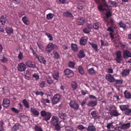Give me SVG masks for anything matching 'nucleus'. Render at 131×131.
<instances>
[{
    "label": "nucleus",
    "instance_id": "f257e3e1",
    "mask_svg": "<svg viewBox=\"0 0 131 131\" xmlns=\"http://www.w3.org/2000/svg\"><path fill=\"white\" fill-rule=\"evenodd\" d=\"M95 2L97 4H100L98 7V9L100 11H103L104 10L106 11L105 14L106 17L104 18V20L106 22H107V25H108V17H111L112 15V12L111 11H108L107 9L106 8L103 7V5L101 4L100 0H94Z\"/></svg>",
    "mask_w": 131,
    "mask_h": 131
},
{
    "label": "nucleus",
    "instance_id": "f03ea898",
    "mask_svg": "<svg viewBox=\"0 0 131 131\" xmlns=\"http://www.w3.org/2000/svg\"><path fill=\"white\" fill-rule=\"evenodd\" d=\"M40 114L42 116L45 117L43 119L46 122L50 120L51 116V113L50 112H46L44 110L41 111Z\"/></svg>",
    "mask_w": 131,
    "mask_h": 131
},
{
    "label": "nucleus",
    "instance_id": "7ed1b4c3",
    "mask_svg": "<svg viewBox=\"0 0 131 131\" xmlns=\"http://www.w3.org/2000/svg\"><path fill=\"white\" fill-rule=\"evenodd\" d=\"M61 96L60 95L57 94L55 95L51 100V102L53 105L57 104L60 101Z\"/></svg>",
    "mask_w": 131,
    "mask_h": 131
},
{
    "label": "nucleus",
    "instance_id": "20e7f679",
    "mask_svg": "<svg viewBox=\"0 0 131 131\" xmlns=\"http://www.w3.org/2000/svg\"><path fill=\"white\" fill-rule=\"evenodd\" d=\"M55 48H57V46L52 43H50L47 45L46 51L48 53H49L53 50Z\"/></svg>",
    "mask_w": 131,
    "mask_h": 131
},
{
    "label": "nucleus",
    "instance_id": "39448f33",
    "mask_svg": "<svg viewBox=\"0 0 131 131\" xmlns=\"http://www.w3.org/2000/svg\"><path fill=\"white\" fill-rule=\"evenodd\" d=\"M116 57L115 60L118 63H120L122 61V57L121 51H118L116 52Z\"/></svg>",
    "mask_w": 131,
    "mask_h": 131
},
{
    "label": "nucleus",
    "instance_id": "423d86ee",
    "mask_svg": "<svg viewBox=\"0 0 131 131\" xmlns=\"http://www.w3.org/2000/svg\"><path fill=\"white\" fill-rule=\"evenodd\" d=\"M69 105L71 108L75 110H77L79 108V104L74 101H71Z\"/></svg>",
    "mask_w": 131,
    "mask_h": 131
},
{
    "label": "nucleus",
    "instance_id": "0eeeda50",
    "mask_svg": "<svg viewBox=\"0 0 131 131\" xmlns=\"http://www.w3.org/2000/svg\"><path fill=\"white\" fill-rule=\"evenodd\" d=\"M64 75L67 77H71L74 75L73 71L68 69H66L64 70Z\"/></svg>",
    "mask_w": 131,
    "mask_h": 131
},
{
    "label": "nucleus",
    "instance_id": "6e6552de",
    "mask_svg": "<svg viewBox=\"0 0 131 131\" xmlns=\"http://www.w3.org/2000/svg\"><path fill=\"white\" fill-rule=\"evenodd\" d=\"M26 68V65L23 63H20L18 65L17 69L19 71L22 72L24 71Z\"/></svg>",
    "mask_w": 131,
    "mask_h": 131
},
{
    "label": "nucleus",
    "instance_id": "1a4fd4ad",
    "mask_svg": "<svg viewBox=\"0 0 131 131\" xmlns=\"http://www.w3.org/2000/svg\"><path fill=\"white\" fill-rule=\"evenodd\" d=\"M106 80L109 82L113 83L115 81L114 77L110 74H107L105 77Z\"/></svg>",
    "mask_w": 131,
    "mask_h": 131
},
{
    "label": "nucleus",
    "instance_id": "9d476101",
    "mask_svg": "<svg viewBox=\"0 0 131 131\" xmlns=\"http://www.w3.org/2000/svg\"><path fill=\"white\" fill-rule=\"evenodd\" d=\"M59 120V118L57 116H54L52 117L50 122L53 126H54L58 124Z\"/></svg>",
    "mask_w": 131,
    "mask_h": 131
},
{
    "label": "nucleus",
    "instance_id": "9b49d317",
    "mask_svg": "<svg viewBox=\"0 0 131 131\" xmlns=\"http://www.w3.org/2000/svg\"><path fill=\"white\" fill-rule=\"evenodd\" d=\"M88 37H82L80 40V43L81 45H85L86 43Z\"/></svg>",
    "mask_w": 131,
    "mask_h": 131
},
{
    "label": "nucleus",
    "instance_id": "f8f14e48",
    "mask_svg": "<svg viewBox=\"0 0 131 131\" xmlns=\"http://www.w3.org/2000/svg\"><path fill=\"white\" fill-rule=\"evenodd\" d=\"M102 2L103 4H102L103 7H107L108 11H111L112 9V7L111 6H108L107 4L106 3L105 0H102Z\"/></svg>",
    "mask_w": 131,
    "mask_h": 131
},
{
    "label": "nucleus",
    "instance_id": "ddd939ff",
    "mask_svg": "<svg viewBox=\"0 0 131 131\" xmlns=\"http://www.w3.org/2000/svg\"><path fill=\"white\" fill-rule=\"evenodd\" d=\"M85 21L84 18L83 17H79L77 20V23L79 25H82L83 24Z\"/></svg>",
    "mask_w": 131,
    "mask_h": 131
},
{
    "label": "nucleus",
    "instance_id": "4468645a",
    "mask_svg": "<svg viewBox=\"0 0 131 131\" xmlns=\"http://www.w3.org/2000/svg\"><path fill=\"white\" fill-rule=\"evenodd\" d=\"M110 114L111 116L115 117L118 116L120 115L116 110H112L110 112Z\"/></svg>",
    "mask_w": 131,
    "mask_h": 131
},
{
    "label": "nucleus",
    "instance_id": "2eb2a0df",
    "mask_svg": "<svg viewBox=\"0 0 131 131\" xmlns=\"http://www.w3.org/2000/svg\"><path fill=\"white\" fill-rule=\"evenodd\" d=\"M10 104L9 100L7 99H4L3 102V105L5 107L8 106Z\"/></svg>",
    "mask_w": 131,
    "mask_h": 131
},
{
    "label": "nucleus",
    "instance_id": "dca6fc26",
    "mask_svg": "<svg viewBox=\"0 0 131 131\" xmlns=\"http://www.w3.org/2000/svg\"><path fill=\"white\" fill-rule=\"evenodd\" d=\"M26 65L31 68H36V64L35 63H32L30 61H28L26 63Z\"/></svg>",
    "mask_w": 131,
    "mask_h": 131
},
{
    "label": "nucleus",
    "instance_id": "f3484780",
    "mask_svg": "<svg viewBox=\"0 0 131 131\" xmlns=\"http://www.w3.org/2000/svg\"><path fill=\"white\" fill-rule=\"evenodd\" d=\"M85 56L84 52L83 50H80L78 55V57L80 59L82 58L85 57Z\"/></svg>",
    "mask_w": 131,
    "mask_h": 131
},
{
    "label": "nucleus",
    "instance_id": "a211bd4d",
    "mask_svg": "<svg viewBox=\"0 0 131 131\" xmlns=\"http://www.w3.org/2000/svg\"><path fill=\"white\" fill-rule=\"evenodd\" d=\"M63 15L66 17L69 18H73V14L69 11H67L64 13Z\"/></svg>",
    "mask_w": 131,
    "mask_h": 131
},
{
    "label": "nucleus",
    "instance_id": "6ab92c4d",
    "mask_svg": "<svg viewBox=\"0 0 131 131\" xmlns=\"http://www.w3.org/2000/svg\"><path fill=\"white\" fill-rule=\"evenodd\" d=\"M97 105V101H92L89 102L87 104V105L89 106L93 107Z\"/></svg>",
    "mask_w": 131,
    "mask_h": 131
},
{
    "label": "nucleus",
    "instance_id": "aec40b11",
    "mask_svg": "<svg viewBox=\"0 0 131 131\" xmlns=\"http://www.w3.org/2000/svg\"><path fill=\"white\" fill-rule=\"evenodd\" d=\"M130 73V70L128 69H124L123 71L122 72V75L123 77H126Z\"/></svg>",
    "mask_w": 131,
    "mask_h": 131
},
{
    "label": "nucleus",
    "instance_id": "412c9836",
    "mask_svg": "<svg viewBox=\"0 0 131 131\" xmlns=\"http://www.w3.org/2000/svg\"><path fill=\"white\" fill-rule=\"evenodd\" d=\"M124 57L125 58L131 57V54L128 51H124L123 52Z\"/></svg>",
    "mask_w": 131,
    "mask_h": 131
},
{
    "label": "nucleus",
    "instance_id": "4be33fe9",
    "mask_svg": "<svg viewBox=\"0 0 131 131\" xmlns=\"http://www.w3.org/2000/svg\"><path fill=\"white\" fill-rule=\"evenodd\" d=\"M31 112L34 115L36 116H38L39 113L34 108H31Z\"/></svg>",
    "mask_w": 131,
    "mask_h": 131
},
{
    "label": "nucleus",
    "instance_id": "5701e85b",
    "mask_svg": "<svg viewBox=\"0 0 131 131\" xmlns=\"http://www.w3.org/2000/svg\"><path fill=\"white\" fill-rule=\"evenodd\" d=\"M125 97L127 99L131 98V93L128 91H125L124 92Z\"/></svg>",
    "mask_w": 131,
    "mask_h": 131
},
{
    "label": "nucleus",
    "instance_id": "b1692460",
    "mask_svg": "<svg viewBox=\"0 0 131 131\" xmlns=\"http://www.w3.org/2000/svg\"><path fill=\"white\" fill-rule=\"evenodd\" d=\"M37 58L40 62L44 64L46 63V61L43 57L39 56L37 57Z\"/></svg>",
    "mask_w": 131,
    "mask_h": 131
},
{
    "label": "nucleus",
    "instance_id": "393cba45",
    "mask_svg": "<svg viewBox=\"0 0 131 131\" xmlns=\"http://www.w3.org/2000/svg\"><path fill=\"white\" fill-rule=\"evenodd\" d=\"M71 85L73 90H75L77 89V88L78 84L76 82L74 81L72 82L71 83Z\"/></svg>",
    "mask_w": 131,
    "mask_h": 131
},
{
    "label": "nucleus",
    "instance_id": "a878e982",
    "mask_svg": "<svg viewBox=\"0 0 131 131\" xmlns=\"http://www.w3.org/2000/svg\"><path fill=\"white\" fill-rule=\"evenodd\" d=\"M7 19H6V17L3 16H1L0 17V21L3 25L5 24Z\"/></svg>",
    "mask_w": 131,
    "mask_h": 131
},
{
    "label": "nucleus",
    "instance_id": "bb28decb",
    "mask_svg": "<svg viewBox=\"0 0 131 131\" xmlns=\"http://www.w3.org/2000/svg\"><path fill=\"white\" fill-rule=\"evenodd\" d=\"M119 107L122 111H126L129 108V106L128 105H121L119 106Z\"/></svg>",
    "mask_w": 131,
    "mask_h": 131
},
{
    "label": "nucleus",
    "instance_id": "cd10ccee",
    "mask_svg": "<svg viewBox=\"0 0 131 131\" xmlns=\"http://www.w3.org/2000/svg\"><path fill=\"white\" fill-rule=\"evenodd\" d=\"M89 43L92 46V47L93 48V49L95 50V51H98V47L96 44H94L93 42H89Z\"/></svg>",
    "mask_w": 131,
    "mask_h": 131
},
{
    "label": "nucleus",
    "instance_id": "c85d7f7f",
    "mask_svg": "<svg viewBox=\"0 0 131 131\" xmlns=\"http://www.w3.org/2000/svg\"><path fill=\"white\" fill-rule=\"evenodd\" d=\"M130 126V124L129 123L123 124L121 127L122 129H125L128 128Z\"/></svg>",
    "mask_w": 131,
    "mask_h": 131
},
{
    "label": "nucleus",
    "instance_id": "c756f323",
    "mask_svg": "<svg viewBox=\"0 0 131 131\" xmlns=\"http://www.w3.org/2000/svg\"><path fill=\"white\" fill-rule=\"evenodd\" d=\"M59 73L57 72H55L52 74L53 78L54 79L58 80L59 78Z\"/></svg>",
    "mask_w": 131,
    "mask_h": 131
},
{
    "label": "nucleus",
    "instance_id": "7c9ffc66",
    "mask_svg": "<svg viewBox=\"0 0 131 131\" xmlns=\"http://www.w3.org/2000/svg\"><path fill=\"white\" fill-rule=\"evenodd\" d=\"M88 131H95L96 129L93 125L89 126L87 129Z\"/></svg>",
    "mask_w": 131,
    "mask_h": 131
},
{
    "label": "nucleus",
    "instance_id": "2f4dec72",
    "mask_svg": "<svg viewBox=\"0 0 131 131\" xmlns=\"http://www.w3.org/2000/svg\"><path fill=\"white\" fill-rule=\"evenodd\" d=\"M22 20L24 23L26 25H28L29 24V21L26 18V16L23 17Z\"/></svg>",
    "mask_w": 131,
    "mask_h": 131
},
{
    "label": "nucleus",
    "instance_id": "473e14b6",
    "mask_svg": "<svg viewBox=\"0 0 131 131\" xmlns=\"http://www.w3.org/2000/svg\"><path fill=\"white\" fill-rule=\"evenodd\" d=\"M71 47L72 50L74 51H77L78 49L77 46V45L75 44L72 43Z\"/></svg>",
    "mask_w": 131,
    "mask_h": 131
},
{
    "label": "nucleus",
    "instance_id": "72a5a7b5",
    "mask_svg": "<svg viewBox=\"0 0 131 131\" xmlns=\"http://www.w3.org/2000/svg\"><path fill=\"white\" fill-rule=\"evenodd\" d=\"M47 83L49 84H52L53 81L51 78L50 77H47Z\"/></svg>",
    "mask_w": 131,
    "mask_h": 131
},
{
    "label": "nucleus",
    "instance_id": "f704fd0d",
    "mask_svg": "<svg viewBox=\"0 0 131 131\" xmlns=\"http://www.w3.org/2000/svg\"><path fill=\"white\" fill-rule=\"evenodd\" d=\"M119 25L120 26V27L123 28L124 29H126V25L124 23L122 22V21H121L119 23Z\"/></svg>",
    "mask_w": 131,
    "mask_h": 131
},
{
    "label": "nucleus",
    "instance_id": "c9c22d12",
    "mask_svg": "<svg viewBox=\"0 0 131 131\" xmlns=\"http://www.w3.org/2000/svg\"><path fill=\"white\" fill-rule=\"evenodd\" d=\"M23 102L26 107L27 108H29V106L28 104V103L26 100L24 99L23 101Z\"/></svg>",
    "mask_w": 131,
    "mask_h": 131
},
{
    "label": "nucleus",
    "instance_id": "e433bc0d",
    "mask_svg": "<svg viewBox=\"0 0 131 131\" xmlns=\"http://www.w3.org/2000/svg\"><path fill=\"white\" fill-rule=\"evenodd\" d=\"M90 28L89 27L84 28L83 30V32L85 33L88 34L89 33L90 31Z\"/></svg>",
    "mask_w": 131,
    "mask_h": 131
},
{
    "label": "nucleus",
    "instance_id": "4c0bfd02",
    "mask_svg": "<svg viewBox=\"0 0 131 131\" xmlns=\"http://www.w3.org/2000/svg\"><path fill=\"white\" fill-rule=\"evenodd\" d=\"M100 25L99 23L97 22L94 23L93 25V27L95 29H97L100 27Z\"/></svg>",
    "mask_w": 131,
    "mask_h": 131
},
{
    "label": "nucleus",
    "instance_id": "58836bf2",
    "mask_svg": "<svg viewBox=\"0 0 131 131\" xmlns=\"http://www.w3.org/2000/svg\"><path fill=\"white\" fill-rule=\"evenodd\" d=\"M97 112L96 111H94L92 112L91 114L93 117H95L97 116Z\"/></svg>",
    "mask_w": 131,
    "mask_h": 131
},
{
    "label": "nucleus",
    "instance_id": "ea45409f",
    "mask_svg": "<svg viewBox=\"0 0 131 131\" xmlns=\"http://www.w3.org/2000/svg\"><path fill=\"white\" fill-rule=\"evenodd\" d=\"M54 16L53 14L50 13L47 15V18L48 20L51 19L53 18Z\"/></svg>",
    "mask_w": 131,
    "mask_h": 131
},
{
    "label": "nucleus",
    "instance_id": "a19ab883",
    "mask_svg": "<svg viewBox=\"0 0 131 131\" xmlns=\"http://www.w3.org/2000/svg\"><path fill=\"white\" fill-rule=\"evenodd\" d=\"M58 116L61 118L63 119H65L66 116L64 114L61 113H59Z\"/></svg>",
    "mask_w": 131,
    "mask_h": 131
},
{
    "label": "nucleus",
    "instance_id": "79ce46f5",
    "mask_svg": "<svg viewBox=\"0 0 131 131\" xmlns=\"http://www.w3.org/2000/svg\"><path fill=\"white\" fill-rule=\"evenodd\" d=\"M100 41L101 42V47L108 46V44L107 42L104 41L102 39Z\"/></svg>",
    "mask_w": 131,
    "mask_h": 131
},
{
    "label": "nucleus",
    "instance_id": "37998d69",
    "mask_svg": "<svg viewBox=\"0 0 131 131\" xmlns=\"http://www.w3.org/2000/svg\"><path fill=\"white\" fill-rule=\"evenodd\" d=\"M88 72L89 74H94L95 72V71L92 68L89 69L88 70Z\"/></svg>",
    "mask_w": 131,
    "mask_h": 131
},
{
    "label": "nucleus",
    "instance_id": "c03bdc74",
    "mask_svg": "<svg viewBox=\"0 0 131 131\" xmlns=\"http://www.w3.org/2000/svg\"><path fill=\"white\" fill-rule=\"evenodd\" d=\"M13 29L10 28H8L6 29V32L8 34H10L13 33Z\"/></svg>",
    "mask_w": 131,
    "mask_h": 131
},
{
    "label": "nucleus",
    "instance_id": "a18cd8bd",
    "mask_svg": "<svg viewBox=\"0 0 131 131\" xmlns=\"http://www.w3.org/2000/svg\"><path fill=\"white\" fill-rule=\"evenodd\" d=\"M12 130L15 131L19 129V127L18 125L15 124L12 128Z\"/></svg>",
    "mask_w": 131,
    "mask_h": 131
},
{
    "label": "nucleus",
    "instance_id": "49530a36",
    "mask_svg": "<svg viewBox=\"0 0 131 131\" xmlns=\"http://www.w3.org/2000/svg\"><path fill=\"white\" fill-rule=\"evenodd\" d=\"M55 126V129L57 131H59L61 130V127L60 125L58 124L54 125Z\"/></svg>",
    "mask_w": 131,
    "mask_h": 131
},
{
    "label": "nucleus",
    "instance_id": "de8ad7c7",
    "mask_svg": "<svg viewBox=\"0 0 131 131\" xmlns=\"http://www.w3.org/2000/svg\"><path fill=\"white\" fill-rule=\"evenodd\" d=\"M108 2L110 3L111 5H113L115 7L117 6L118 5V3L115 1H113L111 0H109Z\"/></svg>",
    "mask_w": 131,
    "mask_h": 131
},
{
    "label": "nucleus",
    "instance_id": "09e8293b",
    "mask_svg": "<svg viewBox=\"0 0 131 131\" xmlns=\"http://www.w3.org/2000/svg\"><path fill=\"white\" fill-rule=\"evenodd\" d=\"M45 34L49 38V40H50L52 41L53 40V38L52 37L50 34L46 33Z\"/></svg>",
    "mask_w": 131,
    "mask_h": 131
},
{
    "label": "nucleus",
    "instance_id": "8fccbe9b",
    "mask_svg": "<svg viewBox=\"0 0 131 131\" xmlns=\"http://www.w3.org/2000/svg\"><path fill=\"white\" fill-rule=\"evenodd\" d=\"M68 65L71 68H74L75 63L71 61L69 63Z\"/></svg>",
    "mask_w": 131,
    "mask_h": 131
},
{
    "label": "nucleus",
    "instance_id": "3c124183",
    "mask_svg": "<svg viewBox=\"0 0 131 131\" xmlns=\"http://www.w3.org/2000/svg\"><path fill=\"white\" fill-rule=\"evenodd\" d=\"M78 70L79 72L81 74H83L84 73V72L82 67L80 66L78 68Z\"/></svg>",
    "mask_w": 131,
    "mask_h": 131
},
{
    "label": "nucleus",
    "instance_id": "603ef678",
    "mask_svg": "<svg viewBox=\"0 0 131 131\" xmlns=\"http://www.w3.org/2000/svg\"><path fill=\"white\" fill-rule=\"evenodd\" d=\"M125 114L126 115H131V109L128 108L125 112Z\"/></svg>",
    "mask_w": 131,
    "mask_h": 131
},
{
    "label": "nucleus",
    "instance_id": "864d4df0",
    "mask_svg": "<svg viewBox=\"0 0 131 131\" xmlns=\"http://www.w3.org/2000/svg\"><path fill=\"white\" fill-rule=\"evenodd\" d=\"M53 54L54 55V56L55 58L58 59L60 57V56L57 52H53Z\"/></svg>",
    "mask_w": 131,
    "mask_h": 131
},
{
    "label": "nucleus",
    "instance_id": "5fc2aeb1",
    "mask_svg": "<svg viewBox=\"0 0 131 131\" xmlns=\"http://www.w3.org/2000/svg\"><path fill=\"white\" fill-rule=\"evenodd\" d=\"M115 82L116 84H121L123 83V81L122 80H115Z\"/></svg>",
    "mask_w": 131,
    "mask_h": 131
},
{
    "label": "nucleus",
    "instance_id": "6e6d98bb",
    "mask_svg": "<svg viewBox=\"0 0 131 131\" xmlns=\"http://www.w3.org/2000/svg\"><path fill=\"white\" fill-rule=\"evenodd\" d=\"M35 93L37 95H40L41 96H42L44 94V93L42 91H37Z\"/></svg>",
    "mask_w": 131,
    "mask_h": 131
},
{
    "label": "nucleus",
    "instance_id": "4d7b16f0",
    "mask_svg": "<svg viewBox=\"0 0 131 131\" xmlns=\"http://www.w3.org/2000/svg\"><path fill=\"white\" fill-rule=\"evenodd\" d=\"M11 109L15 113H18L19 112V111L15 107L12 108Z\"/></svg>",
    "mask_w": 131,
    "mask_h": 131
},
{
    "label": "nucleus",
    "instance_id": "13d9d810",
    "mask_svg": "<svg viewBox=\"0 0 131 131\" xmlns=\"http://www.w3.org/2000/svg\"><path fill=\"white\" fill-rule=\"evenodd\" d=\"M32 76L36 80H37L39 79V76L38 74L35 73Z\"/></svg>",
    "mask_w": 131,
    "mask_h": 131
},
{
    "label": "nucleus",
    "instance_id": "bf43d9fd",
    "mask_svg": "<svg viewBox=\"0 0 131 131\" xmlns=\"http://www.w3.org/2000/svg\"><path fill=\"white\" fill-rule=\"evenodd\" d=\"M35 129L36 131H42L40 128L37 126H35Z\"/></svg>",
    "mask_w": 131,
    "mask_h": 131
},
{
    "label": "nucleus",
    "instance_id": "052dcab7",
    "mask_svg": "<svg viewBox=\"0 0 131 131\" xmlns=\"http://www.w3.org/2000/svg\"><path fill=\"white\" fill-rule=\"evenodd\" d=\"M0 60L3 62H5L7 61V59L4 57H3V58L0 59Z\"/></svg>",
    "mask_w": 131,
    "mask_h": 131
},
{
    "label": "nucleus",
    "instance_id": "680f3d73",
    "mask_svg": "<svg viewBox=\"0 0 131 131\" xmlns=\"http://www.w3.org/2000/svg\"><path fill=\"white\" fill-rule=\"evenodd\" d=\"M18 58L20 60L21 59L23 58V53L20 51V52L19 53L18 55Z\"/></svg>",
    "mask_w": 131,
    "mask_h": 131
},
{
    "label": "nucleus",
    "instance_id": "e2e57ef3",
    "mask_svg": "<svg viewBox=\"0 0 131 131\" xmlns=\"http://www.w3.org/2000/svg\"><path fill=\"white\" fill-rule=\"evenodd\" d=\"M78 128L81 130H82L84 129L85 128L83 125H79L78 126Z\"/></svg>",
    "mask_w": 131,
    "mask_h": 131
},
{
    "label": "nucleus",
    "instance_id": "0e129e2a",
    "mask_svg": "<svg viewBox=\"0 0 131 131\" xmlns=\"http://www.w3.org/2000/svg\"><path fill=\"white\" fill-rule=\"evenodd\" d=\"M45 82L44 81H42L40 84V87L41 88L43 87L45 84Z\"/></svg>",
    "mask_w": 131,
    "mask_h": 131
},
{
    "label": "nucleus",
    "instance_id": "69168bd1",
    "mask_svg": "<svg viewBox=\"0 0 131 131\" xmlns=\"http://www.w3.org/2000/svg\"><path fill=\"white\" fill-rule=\"evenodd\" d=\"M86 99H85L81 102V105L82 106H83L85 104L86 102Z\"/></svg>",
    "mask_w": 131,
    "mask_h": 131
},
{
    "label": "nucleus",
    "instance_id": "338daca9",
    "mask_svg": "<svg viewBox=\"0 0 131 131\" xmlns=\"http://www.w3.org/2000/svg\"><path fill=\"white\" fill-rule=\"evenodd\" d=\"M115 21L112 18H111L110 19V21L109 23L111 24L113 26L114 24Z\"/></svg>",
    "mask_w": 131,
    "mask_h": 131
},
{
    "label": "nucleus",
    "instance_id": "774afa93",
    "mask_svg": "<svg viewBox=\"0 0 131 131\" xmlns=\"http://www.w3.org/2000/svg\"><path fill=\"white\" fill-rule=\"evenodd\" d=\"M81 92L82 94L83 95H85L88 93V92L86 90L84 91L82 90L81 91Z\"/></svg>",
    "mask_w": 131,
    "mask_h": 131
}]
</instances>
